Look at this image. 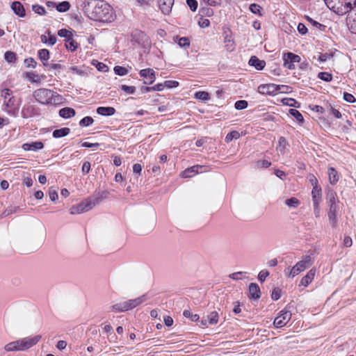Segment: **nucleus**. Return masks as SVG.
Returning a JSON list of instances; mask_svg holds the SVG:
<instances>
[{
  "mask_svg": "<svg viewBox=\"0 0 356 356\" xmlns=\"http://www.w3.org/2000/svg\"><path fill=\"white\" fill-rule=\"evenodd\" d=\"M139 74L144 79V83L146 85L153 83L156 79L155 72L151 68L141 70Z\"/></svg>",
  "mask_w": 356,
  "mask_h": 356,
  "instance_id": "9b49d317",
  "label": "nucleus"
},
{
  "mask_svg": "<svg viewBox=\"0 0 356 356\" xmlns=\"http://www.w3.org/2000/svg\"><path fill=\"white\" fill-rule=\"evenodd\" d=\"M90 167H91V165H90V163L88 162V161H86L83 163V166H82V172L86 175V174H88L90 170Z\"/></svg>",
  "mask_w": 356,
  "mask_h": 356,
  "instance_id": "338daca9",
  "label": "nucleus"
},
{
  "mask_svg": "<svg viewBox=\"0 0 356 356\" xmlns=\"http://www.w3.org/2000/svg\"><path fill=\"white\" fill-rule=\"evenodd\" d=\"M4 58L8 63H14L16 60V54L10 51H7L4 54Z\"/></svg>",
  "mask_w": 356,
  "mask_h": 356,
  "instance_id": "79ce46f5",
  "label": "nucleus"
},
{
  "mask_svg": "<svg viewBox=\"0 0 356 356\" xmlns=\"http://www.w3.org/2000/svg\"><path fill=\"white\" fill-rule=\"evenodd\" d=\"M38 57L43 63V65H47V61L49 59V51L46 49H42L38 51Z\"/></svg>",
  "mask_w": 356,
  "mask_h": 356,
  "instance_id": "c756f323",
  "label": "nucleus"
},
{
  "mask_svg": "<svg viewBox=\"0 0 356 356\" xmlns=\"http://www.w3.org/2000/svg\"><path fill=\"white\" fill-rule=\"evenodd\" d=\"M209 93L204 91H198L195 94V98L202 101H206L209 99Z\"/></svg>",
  "mask_w": 356,
  "mask_h": 356,
  "instance_id": "a19ab883",
  "label": "nucleus"
},
{
  "mask_svg": "<svg viewBox=\"0 0 356 356\" xmlns=\"http://www.w3.org/2000/svg\"><path fill=\"white\" fill-rule=\"evenodd\" d=\"M33 97L42 104H58L62 100L60 95L47 88H39L35 90Z\"/></svg>",
  "mask_w": 356,
  "mask_h": 356,
  "instance_id": "f03ea898",
  "label": "nucleus"
},
{
  "mask_svg": "<svg viewBox=\"0 0 356 356\" xmlns=\"http://www.w3.org/2000/svg\"><path fill=\"white\" fill-rule=\"evenodd\" d=\"M337 207L335 206H330L329 208V212H328V218L332 223V226H334L337 222Z\"/></svg>",
  "mask_w": 356,
  "mask_h": 356,
  "instance_id": "bb28decb",
  "label": "nucleus"
},
{
  "mask_svg": "<svg viewBox=\"0 0 356 356\" xmlns=\"http://www.w3.org/2000/svg\"><path fill=\"white\" fill-rule=\"evenodd\" d=\"M121 89L128 94H134L136 91L134 86H129L127 85H122Z\"/></svg>",
  "mask_w": 356,
  "mask_h": 356,
  "instance_id": "052dcab7",
  "label": "nucleus"
},
{
  "mask_svg": "<svg viewBox=\"0 0 356 356\" xmlns=\"http://www.w3.org/2000/svg\"><path fill=\"white\" fill-rule=\"evenodd\" d=\"M249 293L251 298L259 299L261 296L259 286L256 283H251L249 286Z\"/></svg>",
  "mask_w": 356,
  "mask_h": 356,
  "instance_id": "6ab92c4d",
  "label": "nucleus"
},
{
  "mask_svg": "<svg viewBox=\"0 0 356 356\" xmlns=\"http://www.w3.org/2000/svg\"><path fill=\"white\" fill-rule=\"evenodd\" d=\"M164 84L168 88H176L179 86V83L177 81H165Z\"/></svg>",
  "mask_w": 356,
  "mask_h": 356,
  "instance_id": "680f3d73",
  "label": "nucleus"
},
{
  "mask_svg": "<svg viewBox=\"0 0 356 356\" xmlns=\"http://www.w3.org/2000/svg\"><path fill=\"white\" fill-rule=\"evenodd\" d=\"M183 315L186 318H190L191 321H197L199 319V316L196 314H192L190 310H184Z\"/></svg>",
  "mask_w": 356,
  "mask_h": 356,
  "instance_id": "de8ad7c7",
  "label": "nucleus"
},
{
  "mask_svg": "<svg viewBox=\"0 0 356 356\" xmlns=\"http://www.w3.org/2000/svg\"><path fill=\"white\" fill-rule=\"evenodd\" d=\"M248 103L245 100H238L236 102L234 107L237 110H243L248 107Z\"/></svg>",
  "mask_w": 356,
  "mask_h": 356,
  "instance_id": "09e8293b",
  "label": "nucleus"
},
{
  "mask_svg": "<svg viewBox=\"0 0 356 356\" xmlns=\"http://www.w3.org/2000/svg\"><path fill=\"white\" fill-rule=\"evenodd\" d=\"M218 314L217 312L214 311L211 312L207 316V321L209 325H215L218 322Z\"/></svg>",
  "mask_w": 356,
  "mask_h": 356,
  "instance_id": "473e14b6",
  "label": "nucleus"
},
{
  "mask_svg": "<svg viewBox=\"0 0 356 356\" xmlns=\"http://www.w3.org/2000/svg\"><path fill=\"white\" fill-rule=\"evenodd\" d=\"M111 309L113 311H115L117 312H124L128 311L125 301L120 302L113 305L111 306Z\"/></svg>",
  "mask_w": 356,
  "mask_h": 356,
  "instance_id": "2f4dec72",
  "label": "nucleus"
},
{
  "mask_svg": "<svg viewBox=\"0 0 356 356\" xmlns=\"http://www.w3.org/2000/svg\"><path fill=\"white\" fill-rule=\"evenodd\" d=\"M159 6L164 15H168L172 10L174 0H158Z\"/></svg>",
  "mask_w": 356,
  "mask_h": 356,
  "instance_id": "4468645a",
  "label": "nucleus"
},
{
  "mask_svg": "<svg viewBox=\"0 0 356 356\" xmlns=\"http://www.w3.org/2000/svg\"><path fill=\"white\" fill-rule=\"evenodd\" d=\"M298 31L301 35H305L308 30L304 24L299 23L298 25Z\"/></svg>",
  "mask_w": 356,
  "mask_h": 356,
  "instance_id": "69168bd1",
  "label": "nucleus"
},
{
  "mask_svg": "<svg viewBox=\"0 0 356 356\" xmlns=\"http://www.w3.org/2000/svg\"><path fill=\"white\" fill-rule=\"evenodd\" d=\"M10 7L14 13L18 17H24L26 16L24 7L19 1L13 2Z\"/></svg>",
  "mask_w": 356,
  "mask_h": 356,
  "instance_id": "2eb2a0df",
  "label": "nucleus"
},
{
  "mask_svg": "<svg viewBox=\"0 0 356 356\" xmlns=\"http://www.w3.org/2000/svg\"><path fill=\"white\" fill-rule=\"evenodd\" d=\"M65 46L70 51H74L79 47L78 43L73 39V37L65 40Z\"/></svg>",
  "mask_w": 356,
  "mask_h": 356,
  "instance_id": "7c9ffc66",
  "label": "nucleus"
},
{
  "mask_svg": "<svg viewBox=\"0 0 356 356\" xmlns=\"http://www.w3.org/2000/svg\"><path fill=\"white\" fill-rule=\"evenodd\" d=\"M343 99L349 103H354L356 101V99L352 94L346 92L343 93Z\"/></svg>",
  "mask_w": 356,
  "mask_h": 356,
  "instance_id": "bf43d9fd",
  "label": "nucleus"
},
{
  "mask_svg": "<svg viewBox=\"0 0 356 356\" xmlns=\"http://www.w3.org/2000/svg\"><path fill=\"white\" fill-rule=\"evenodd\" d=\"M327 174L330 183L332 185L336 184L339 179V175L337 171L333 167H330L327 170Z\"/></svg>",
  "mask_w": 356,
  "mask_h": 356,
  "instance_id": "412c9836",
  "label": "nucleus"
},
{
  "mask_svg": "<svg viewBox=\"0 0 356 356\" xmlns=\"http://www.w3.org/2000/svg\"><path fill=\"white\" fill-rule=\"evenodd\" d=\"M305 18L312 26L316 27L318 29L321 30L322 29H323L325 27L324 25L318 23V22H316L315 20H314L312 18H311L309 16H306Z\"/></svg>",
  "mask_w": 356,
  "mask_h": 356,
  "instance_id": "864d4df0",
  "label": "nucleus"
},
{
  "mask_svg": "<svg viewBox=\"0 0 356 356\" xmlns=\"http://www.w3.org/2000/svg\"><path fill=\"white\" fill-rule=\"evenodd\" d=\"M269 275V272L266 270H262L259 273L258 279L261 282L265 281L266 278Z\"/></svg>",
  "mask_w": 356,
  "mask_h": 356,
  "instance_id": "13d9d810",
  "label": "nucleus"
},
{
  "mask_svg": "<svg viewBox=\"0 0 356 356\" xmlns=\"http://www.w3.org/2000/svg\"><path fill=\"white\" fill-rule=\"evenodd\" d=\"M190 40L186 37H182L178 39L177 44L180 47L187 48L190 46Z\"/></svg>",
  "mask_w": 356,
  "mask_h": 356,
  "instance_id": "c03bdc74",
  "label": "nucleus"
},
{
  "mask_svg": "<svg viewBox=\"0 0 356 356\" xmlns=\"http://www.w3.org/2000/svg\"><path fill=\"white\" fill-rule=\"evenodd\" d=\"M313 260L311 255H303L301 260L297 262L291 268H287L284 270L286 276L293 278L300 273L313 265Z\"/></svg>",
  "mask_w": 356,
  "mask_h": 356,
  "instance_id": "20e7f679",
  "label": "nucleus"
},
{
  "mask_svg": "<svg viewBox=\"0 0 356 356\" xmlns=\"http://www.w3.org/2000/svg\"><path fill=\"white\" fill-rule=\"evenodd\" d=\"M300 60L298 55L291 52L286 53L283 56L284 66L289 70L295 69L294 63H300Z\"/></svg>",
  "mask_w": 356,
  "mask_h": 356,
  "instance_id": "6e6552de",
  "label": "nucleus"
},
{
  "mask_svg": "<svg viewBox=\"0 0 356 356\" xmlns=\"http://www.w3.org/2000/svg\"><path fill=\"white\" fill-rule=\"evenodd\" d=\"M281 102L284 105L291 107L298 108L300 106V103L293 98H283Z\"/></svg>",
  "mask_w": 356,
  "mask_h": 356,
  "instance_id": "72a5a7b5",
  "label": "nucleus"
},
{
  "mask_svg": "<svg viewBox=\"0 0 356 356\" xmlns=\"http://www.w3.org/2000/svg\"><path fill=\"white\" fill-rule=\"evenodd\" d=\"M148 299L147 295L144 294L136 298L126 300V305L128 311L136 308L138 305H141Z\"/></svg>",
  "mask_w": 356,
  "mask_h": 356,
  "instance_id": "f8f14e48",
  "label": "nucleus"
},
{
  "mask_svg": "<svg viewBox=\"0 0 356 356\" xmlns=\"http://www.w3.org/2000/svg\"><path fill=\"white\" fill-rule=\"evenodd\" d=\"M4 349L7 352L22 351L19 340L6 344L4 347Z\"/></svg>",
  "mask_w": 356,
  "mask_h": 356,
  "instance_id": "a878e982",
  "label": "nucleus"
},
{
  "mask_svg": "<svg viewBox=\"0 0 356 356\" xmlns=\"http://www.w3.org/2000/svg\"><path fill=\"white\" fill-rule=\"evenodd\" d=\"M109 195V191H104L102 192H98L95 193L92 197L96 202V204L100 203L103 200L108 198Z\"/></svg>",
  "mask_w": 356,
  "mask_h": 356,
  "instance_id": "393cba45",
  "label": "nucleus"
},
{
  "mask_svg": "<svg viewBox=\"0 0 356 356\" xmlns=\"http://www.w3.org/2000/svg\"><path fill=\"white\" fill-rule=\"evenodd\" d=\"M329 207L337 205L338 201L336 193L334 191H329L326 197Z\"/></svg>",
  "mask_w": 356,
  "mask_h": 356,
  "instance_id": "cd10ccee",
  "label": "nucleus"
},
{
  "mask_svg": "<svg viewBox=\"0 0 356 356\" xmlns=\"http://www.w3.org/2000/svg\"><path fill=\"white\" fill-rule=\"evenodd\" d=\"M300 204L296 197H291L285 200V204L289 207L296 208Z\"/></svg>",
  "mask_w": 356,
  "mask_h": 356,
  "instance_id": "e433bc0d",
  "label": "nucleus"
},
{
  "mask_svg": "<svg viewBox=\"0 0 356 356\" xmlns=\"http://www.w3.org/2000/svg\"><path fill=\"white\" fill-rule=\"evenodd\" d=\"M289 113L294 117L299 122L302 123L304 122V118L302 115L296 109L290 108Z\"/></svg>",
  "mask_w": 356,
  "mask_h": 356,
  "instance_id": "c9c22d12",
  "label": "nucleus"
},
{
  "mask_svg": "<svg viewBox=\"0 0 356 356\" xmlns=\"http://www.w3.org/2000/svg\"><path fill=\"white\" fill-rule=\"evenodd\" d=\"M24 64L26 67L35 68L37 65V62L34 60V58L30 57L24 60Z\"/></svg>",
  "mask_w": 356,
  "mask_h": 356,
  "instance_id": "3c124183",
  "label": "nucleus"
},
{
  "mask_svg": "<svg viewBox=\"0 0 356 356\" xmlns=\"http://www.w3.org/2000/svg\"><path fill=\"white\" fill-rule=\"evenodd\" d=\"M70 3L67 1H62L56 5V10L60 13L67 11L70 9Z\"/></svg>",
  "mask_w": 356,
  "mask_h": 356,
  "instance_id": "f704fd0d",
  "label": "nucleus"
},
{
  "mask_svg": "<svg viewBox=\"0 0 356 356\" xmlns=\"http://www.w3.org/2000/svg\"><path fill=\"white\" fill-rule=\"evenodd\" d=\"M49 196L52 202H55L58 197L57 191L52 187L49 190Z\"/></svg>",
  "mask_w": 356,
  "mask_h": 356,
  "instance_id": "5fc2aeb1",
  "label": "nucleus"
},
{
  "mask_svg": "<svg viewBox=\"0 0 356 356\" xmlns=\"http://www.w3.org/2000/svg\"><path fill=\"white\" fill-rule=\"evenodd\" d=\"M114 72L116 74L119 76H124L128 74L129 71L128 70L122 66H115L114 67Z\"/></svg>",
  "mask_w": 356,
  "mask_h": 356,
  "instance_id": "a18cd8bd",
  "label": "nucleus"
},
{
  "mask_svg": "<svg viewBox=\"0 0 356 356\" xmlns=\"http://www.w3.org/2000/svg\"><path fill=\"white\" fill-rule=\"evenodd\" d=\"M239 137L240 134L237 131H232L226 136L225 141L229 143L233 140L238 139Z\"/></svg>",
  "mask_w": 356,
  "mask_h": 356,
  "instance_id": "58836bf2",
  "label": "nucleus"
},
{
  "mask_svg": "<svg viewBox=\"0 0 356 356\" xmlns=\"http://www.w3.org/2000/svg\"><path fill=\"white\" fill-rule=\"evenodd\" d=\"M26 78L31 83H40L45 76L39 75L34 72H29L26 73Z\"/></svg>",
  "mask_w": 356,
  "mask_h": 356,
  "instance_id": "4be33fe9",
  "label": "nucleus"
},
{
  "mask_svg": "<svg viewBox=\"0 0 356 356\" xmlns=\"http://www.w3.org/2000/svg\"><path fill=\"white\" fill-rule=\"evenodd\" d=\"M332 54H321L319 56H318V60L320 61V62H325L327 61V60H329L331 57H332Z\"/></svg>",
  "mask_w": 356,
  "mask_h": 356,
  "instance_id": "e2e57ef3",
  "label": "nucleus"
},
{
  "mask_svg": "<svg viewBox=\"0 0 356 356\" xmlns=\"http://www.w3.org/2000/svg\"><path fill=\"white\" fill-rule=\"evenodd\" d=\"M70 132V129L68 127H63L61 129H56L53 131V136L56 138L64 137L68 135Z\"/></svg>",
  "mask_w": 356,
  "mask_h": 356,
  "instance_id": "c85d7f7f",
  "label": "nucleus"
},
{
  "mask_svg": "<svg viewBox=\"0 0 356 356\" xmlns=\"http://www.w3.org/2000/svg\"><path fill=\"white\" fill-rule=\"evenodd\" d=\"M318 78L326 82H330L332 79V75L328 72H321L318 74Z\"/></svg>",
  "mask_w": 356,
  "mask_h": 356,
  "instance_id": "ea45409f",
  "label": "nucleus"
},
{
  "mask_svg": "<svg viewBox=\"0 0 356 356\" xmlns=\"http://www.w3.org/2000/svg\"><path fill=\"white\" fill-rule=\"evenodd\" d=\"M1 97L3 99L2 110L10 115H15V111L13 109L15 106V98L9 88H4L1 92Z\"/></svg>",
  "mask_w": 356,
  "mask_h": 356,
  "instance_id": "39448f33",
  "label": "nucleus"
},
{
  "mask_svg": "<svg viewBox=\"0 0 356 356\" xmlns=\"http://www.w3.org/2000/svg\"><path fill=\"white\" fill-rule=\"evenodd\" d=\"M258 92L262 95H275L278 92L279 85L274 83L261 84L258 87Z\"/></svg>",
  "mask_w": 356,
  "mask_h": 356,
  "instance_id": "1a4fd4ad",
  "label": "nucleus"
},
{
  "mask_svg": "<svg viewBox=\"0 0 356 356\" xmlns=\"http://www.w3.org/2000/svg\"><path fill=\"white\" fill-rule=\"evenodd\" d=\"M95 21L111 22L115 15L111 6L103 0H95V6L90 13V17Z\"/></svg>",
  "mask_w": 356,
  "mask_h": 356,
  "instance_id": "f257e3e1",
  "label": "nucleus"
},
{
  "mask_svg": "<svg viewBox=\"0 0 356 356\" xmlns=\"http://www.w3.org/2000/svg\"><path fill=\"white\" fill-rule=\"evenodd\" d=\"M44 147V145L40 141L33 142L31 143H24L22 145V149L25 151H37Z\"/></svg>",
  "mask_w": 356,
  "mask_h": 356,
  "instance_id": "a211bd4d",
  "label": "nucleus"
},
{
  "mask_svg": "<svg viewBox=\"0 0 356 356\" xmlns=\"http://www.w3.org/2000/svg\"><path fill=\"white\" fill-rule=\"evenodd\" d=\"M316 275V269H310L307 274L301 279L300 286L307 287L314 279Z\"/></svg>",
  "mask_w": 356,
  "mask_h": 356,
  "instance_id": "dca6fc26",
  "label": "nucleus"
},
{
  "mask_svg": "<svg viewBox=\"0 0 356 356\" xmlns=\"http://www.w3.org/2000/svg\"><path fill=\"white\" fill-rule=\"evenodd\" d=\"M76 114V112L74 109L69 107H65L63 108H61L59 111V115L63 118L67 119L70 118H72Z\"/></svg>",
  "mask_w": 356,
  "mask_h": 356,
  "instance_id": "b1692460",
  "label": "nucleus"
},
{
  "mask_svg": "<svg viewBox=\"0 0 356 356\" xmlns=\"http://www.w3.org/2000/svg\"><path fill=\"white\" fill-rule=\"evenodd\" d=\"M327 6L339 15H343L356 6V0H324Z\"/></svg>",
  "mask_w": 356,
  "mask_h": 356,
  "instance_id": "7ed1b4c3",
  "label": "nucleus"
},
{
  "mask_svg": "<svg viewBox=\"0 0 356 356\" xmlns=\"http://www.w3.org/2000/svg\"><path fill=\"white\" fill-rule=\"evenodd\" d=\"M312 195L314 204V209L316 210L321 201V188L318 187V186H314L312 191Z\"/></svg>",
  "mask_w": 356,
  "mask_h": 356,
  "instance_id": "ddd939ff",
  "label": "nucleus"
},
{
  "mask_svg": "<svg viewBox=\"0 0 356 356\" xmlns=\"http://www.w3.org/2000/svg\"><path fill=\"white\" fill-rule=\"evenodd\" d=\"M250 10L254 13V14H258L259 15H261V7L257 4V3H252L250 5Z\"/></svg>",
  "mask_w": 356,
  "mask_h": 356,
  "instance_id": "8fccbe9b",
  "label": "nucleus"
},
{
  "mask_svg": "<svg viewBox=\"0 0 356 356\" xmlns=\"http://www.w3.org/2000/svg\"><path fill=\"white\" fill-rule=\"evenodd\" d=\"M291 318V313L286 309L282 310L275 318L273 325L277 328H280L286 325Z\"/></svg>",
  "mask_w": 356,
  "mask_h": 356,
  "instance_id": "0eeeda50",
  "label": "nucleus"
},
{
  "mask_svg": "<svg viewBox=\"0 0 356 356\" xmlns=\"http://www.w3.org/2000/svg\"><path fill=\"white\" fill-rule=\"evenodd\" d=\"M97 113L103 116H111L115 114V109L111 106H99L97 108Z\"/></svg>",
  "mask_w": 356,
  "mask_h": 356,
  "instance_id": "5701e85b",
  "label": "nucleus"
},
{
  "mask_svg": "<svg viewBox=\"0 0 356 356\" xmlns=\"http://www.w3.org/2000/svg\"><path fill=\"white\" fill-rule=\"evenodd\" d=\"M271 165V163L267 160H259L256 162V166L258 168H267Z\"/></svg>",
  "mask_w": 356,
  "mask_h": 356,
  "instance_id": "603ef678",
  "label": "nucleus"
},
{
  "mask_svg": "<svg viewBox=\"0 0 356 356\" xmlns=\"http://www.w3.org/2000/svg\"><path fill=\"white\" fill-rule=\"evenodd\" d=\"M47 33L49 35L47 44H49L50 46H53L54 44H56L57 38L54 35H51L49 31H48Z\"/></svg>",
  "mask_w": 356,
  "mask_h": 356,
  "instance_id": "0e129e2a",
  "label": "nucleus"
},
{
  "mask_svg": "<svg viewBox=\"0 0 356 356\" xmlns=\"http://www.w3.org/2000/svg\"><path fill=\"white\" fill-rule=\"evenodd\" d=\"M203 168L202 165H194L191 168H188L184 171L182 172L181 176L182 177L187 178V177H191L196 173L199 172V170Z\"/></svg>",
  "mask_w": 356,
  "mask_h": 356,
  "instance_id": "aec40b11",
  "label": "nucleus"
},
{
  "mask_svg": "<svg viewBox=\"0 0 356 356\" xmlns=\"http://www.w3.org/2000/svg\"><path fill=\"white\" fill-rule=\"evenodd\" d=\"M250 66L254 67L257 70H261L266 65V62L263 60H259L257 56H252L250 57L249 62Z\"/></svg>",
  "mask_w": 356,
  "mask_h": 356,
  "instance_id": "f3484780",
  "label": "nucleus"
},
{
  "mask_svg": "<svg viewBox=\"0 0 356 356\" xmlns=\"http://www.w3.org/2000/svg\"><path fill=\"white\" fill-rule=\"evenodd\" d=\"M281 297V290L279 288H275L271 294V298L273 300H277Z\"/></svg>",
  "mask_w": 356,
  "mask_h": 356,
  "instance_id": "6e6d98bb",
  "label": "nucleus"
},
{
  "mask_svg": "<svg viewBox=\"0 0 356 356\" xmlns=\"http://www.w3.org/2000/svg\"><path fill=\"white\" fill-rule=\"evenodd\" d=\"M94 122V120L90 116H86L81 119L79 122V126L82 127H88Z\"/></svg>",
  "mask_w": 356,
  "mask_h": 356,
  "instance_id": "4c0bfd02",
  "label": "nucleus"
},
{
  "mask_svg": "<svg viewBox=\"0 0 356 356\" xmlns=\"http://www.w3.org/2000/svg\"><path fill=\"white\" fill-rule=\"evenodd\" d=\"M58 35L60 36V37H62V38H65V40L66 39H69V38H71L72 37H73V34L71 31L65 29H60L58 31Z\"/></svg>",
  "mask_w": 356,
  "mask_h": 356,
  "instance_id": "37998d69",
  "label": "nucleus"
},
{
  "mask_svg": "<svg viewBox=\"0 0 356 356\" xmlns=\"http://www.w3.org/2000/svg\"><path fill=\"white\" fill-rule=\"evenodd\" d=\"M40 335H35L33 337H25L19 339L22 351L28 350L35 346L40 340Z\"/></svg>",
  "mask_w": 356,
  "mask_h": 356,
  "instance_id": "9d476101",
  "label": "nucleus"
},
{
  "mask_svg": "<svg viewBox=\"0 0 356 356\" xmlns=\"http://www.w3.org/2000/svg\"><path fill=\"white\" fill-rule=\"evenodd\" d=\"M96 202L92 197L87 198L78 204L77 205L73 206L70 209V213L72 215L80 214L84 212H87L92 209L95 205Z\"/></svg>",
  "mask_w": 356,
  "mask_h": 356,
  "instance_id": "423d86ee",
  "label": "nucleus"
},
{
  "mask_svg": "<svg viewBox=\"0 0 356 356\" xmlns=\"http://www.w3.org/2000/svg\"><path fill=\"white\" fill-rule=\"evenodd\" d=\"M32 10L35 13L40 15H44L46 13L45 9L43 6H40L38 4H35L32 6Z\"/></svg>",
  "mask_w": 356,
  "mask_h": 356,
  "instance_id": "49530a36",
  "label": "nucleus"
},
{
  "mask_svg": "<svg viewBox=\"0 0 356 356\" xmlns=\"http://www.w3.org/2000/svg\"><path fill=\"white\" fill-rule=\"evenodd\" d=\"M186 3L191 11L195 12L197 8V1L196 0H186Z\"/></svg>",
  "mask_w": 356,
  "mask_h": 356,
  "instance_id": "4d7b16f0",
  "label": "nucleus"
},
{
  "mask_svg": "<svg viewBox=\"0 0 356 356\" xmlns=\"http://www.w3.org/2000/svg\"><path fill=\"white\" fill-rule=\"evenodd\" d=\"M291 87L285 85H279V90L278 92L281 93H289L291 90Z\"/></svg>",
  "mask_w": 356,
  "mask_h": 356,
  "instance_id": "774afa93",
  "label": "nucleus"
}]
</instances>
